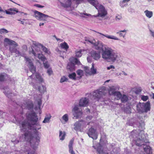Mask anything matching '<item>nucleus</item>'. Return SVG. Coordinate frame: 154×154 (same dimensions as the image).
I'll return each instance as SVG.
<instances>
[{
    "label": "nucleus",
    "instance_id": "7ed1b4c3",
    "mask_svg": "<svg viewBox=\"0 0 154 154\" xmlns=\"http://www.w3.org/2000/svg\"><path fill=\"white\" fill-rule=\"evenodd\" d=\"M130 137L132 139L133 143L138 146H141L146 143V137L143 130L140 131L139 129L133 130L131 132Z\"/></svg>",
    "mask_w": 154,
    "mask_h": 154
},
{
    "label": "nucleus",
    "instance_id": "864d4df0",
    "mask_svg": "<svg viewBox=\"0 0 154 154\" xmlns=\"http://www.w3.org/2000/svg\"><path fill=\"white\" fill-rule=\"evenodd\" d=\"M47 72L49 75H50L52 73V71L51 70V68L48 69L47 70Z\"/></svg>",
    "mask_w": 154,
    "mask_h": 154
},
{
    "label": "nucleus",
    "instance_id": "20e7f679",
    "mask_svg": "<svg viewBox=\"0 0 154 154\" xmlns=\"http://www.w3.org/2000/svg\"><path fill=\"white\" fill-rule=\"evenodd\" d=\"M89 100L87 98L81 99L80 100L79 105H75L72 109L73 114L74 117L77 119L81 117L82 112L80 106H86L88 105Z\"/></svg>",
    "mask_w": 154,
    "mask_h": 154
},
{
    "label": "nucleus",
    "instance_id": "79ce46f5",
    "mask_svg": "<svg viewBox=\"0 0 154 154\" xmlns=\"http://www.w3.org/2000/svg\"><path fill=\"white\" fill-rule=\"evenodd\" d=\"M144 123L143 121H141L140 122H139V125H138V127L140 128V127L143 129L144 127Z\"/></svg>",
    "mask_w": 154,
    "mask_h": 154
},
{
    "label": "nucleus",
    "instance_id": "8fccbe9b",
    "mask_svg": "<svg viewBox=\"0 0 154 154\" xmlns=\"http://www.w3.org/2000/svg\"><path fill=\"white\" fill-rule=\"evenodd\" d=\"M122 17L121 15H118L116 17V20H119L121 19Z\"/></svg>",
    "mask_w": 154,
    "mask_h": 154
},
{
    "label": "nucleus",
    "instance_id": "e433bc0d",
    "mask_svg": "<svg viewBox=\"0 0 154 154\" xmlns=\"http://www.w3.org/2000/svg\"><path fill=\"white\" fill-rule=\"evenodd\" d=\"M76 75V74L75 72H74L72 74H69V77L70 79L74 80H75L76 79V78L75 77Z\"/></svg>",
    "mask_w": 154,
    "mask_h": 154
},
{
    "label": "nucleus",
    "instance_id": "69168bd1",
    "mask_svg": "<svg viewBox=\"0 0 154 154\" xmlns=\"http://www.w3.org/2000/svg\"><path fill=\"white\" fill-rule=\"evenodd\" d=\"M122 72L123 73L122 74H123L125 75H127V74L124 71H122Z\"/></svg>",
    "mask_w": 154,
    "mask_h": 154
},
{
    "label": "nucleus",
    "instance_id": "6ab92c4d",
    "mask_svg": "<svg viewBox=\"0 0 154 154\" xmlns=\"http://www.w3.org/2000/svg\"><path fill=\"white\" fill-rule=\"evenodd\" d=\"M91 57L95 60H98L100 57V55L99 52L95 51H91Z\"/></svg>",
    "mask_w": 154,
    "mask_h": 154
},
{
    "label": "nucleus",
    "instance_id": "f03ea898",
    "mask_svg": "<svg viewBox=\"0 0 154 154\" xmlns=\"http://www.w3.org/2000/svg\"><path fill=\"white\" fill-rule=\"evenodd\" d=\"M102 49V57L108 62H114L119 60V56L111 48L104 45Z\"/></svg>",
    "mask_w": 154,
    "mask_h": 154
},
{
    "label": "nucleus",
    "instance_id": "5fc2aeb1",
    "mask_svg": "<svg viewBox=\"0 0 154 154\" xmlns=\"http://www.w3.org/2000/svg\"><path fill=\"white\" fill-rule=\"evenodd\" d=\"M34 6L38 7V8H43L44 7V6L41 5H40L39 4H35L34 5Z\"/></svg>",
    "mask_w": 154,
    "mask_h": 154
},
{
    "label": "nucleus",
    "instance_id": "c03bdc74",
    "mask_svg": "<svg viewBox=\"0 0 154 154\" xmlns=\"http://www.w3.org/2000/svg\"><path fill=\"white\" fill-rule=\"evenodd\" d=\"M8 31L5 29L3 28L0 29V33L2 34L3 33H8Z\"/></svg>",
    "mask_w": 154,
    "mask_h": 154
},
{
    "label": "nucleus",
    "instance_id": "a19ab883",
    "mask_svg": "<svg viewBox=\"0 0 154 154\" xmlns=\"http://www.w3.org/2000/svg\"><path fill=\"white\" fill-rule=\"evenodd\" d=\"M120 5L122 8H123L124 7L127 6L128 5V4L125 2L122 1L120 2Z\"/></svg>",
    "mask_w": 154,
    "mask_h": 154
},
{
    "label": "nucleus",
    "instance_id": "39448f33",
    "mask_svg": "<svg viewBox=\"0 0 154 154\" xmlns=\"http://www.w3.org/2000/svg\"><path fill=\"white\" fill-rule=\"evenodd\" d=\"M24 58L26 63L28 64V66L31 72L32 73V75L29 76L30 78L31 79L35 78V80L37 81H38L39 82H43V79L39 75V74L37 73L35 74V70L32 63L33 60L26 57H25Z\"/></svg>",
    "mask_w": 154,
    "mask_h": 154
},
{
    "label": "nucleus",
    "instance_id": "7c9ffc66",
    "mask_svg": "<svg viewBox=\"0 0 154 154\" xmlns=\"http://www.w3.org/2000/svg\"><path fill=\"white\" fill-rule=\"evenodd\" d=\"M65 135L66 133L64 131L62 132L61 131H60L59 136L60 140H63L65 139Z\"/></svg>",
    "mask_w": 154,
    "mask_h": 154
},
{
    "label": "nucleus",
    "instance_id": "2f4dec72",
    "mask_svg": "<svg viewBox=\"0 0 154 154\" xmlns=\"http://www.w3.org/2000/svg\"><path fill=\"white\" fill-rule=\"evenodd\" d=\"M121 101L122 103H125L127 102L128 100V98L127 96L125 94H123L122 96L120 98Z\"/></svg>",
    "mask_w": 154,
    "mask_h": 154
},
{
    "label": "nucleus",
    "instance_id": "5701e85b",
    "mask_svg": "<svg viewBox=\"0 0 154 154\" xmlns=\"http://www.w3.org/2000/svg\"><path fill=\"white\" fill-rule=\"evenodd\" d=\"M24 151L26 154H35V150L28 146H26Z\"/></svg>",
    "mask_w": 154,
    "mask_h": 154
},
{
    "label": "nucleus",
    "instance_id": "6e6d98bb",
    "mask_svg": "<svg viewBox=\"0 0 154 154\" xmlns=\"http://www.w3.org/2000/svg\"><path fill=\"white\" fill-rule=\"evenodd\" d=\"M107 68L108 70H110V69L112 68L114 69L115 67L111 65L107 67Z\"/></svg>",
    "mask_w": 154,
    "mask_h": 154
},
{
    "label": "nucleus",
    "instance_id": "4c0bfd02",
    "mask_svg": "<svg viewBox=\"0 0 154 154\" xmlns=\"http://www.w3.org/2000/svg\"><path fill=\"white\" fill-rule=\"evenodd\" d=\"M76 73L79 76L80 78H81L83 74V72L82 70L79 69L77 71Z\"/></svg>",
    "mask_w": 154,
    "mask_h": 154
},
{
    "label": "nucleus",
    "instance_id": "338daca9",
    "mask_svg": "<svg viewBox=\"0 0 154 154\" xmlns=\"http://www.w3.org/2000/svg\"><path fill=\"white\" fill-rule=\"evenodd\" d=\"M44 23H39V25L40 26H41L42 25V26L44 25Z\"/></svg>",
    "mask_w": 154,
    "mask_h": 154
},
{
    "label": "nucleus",
    "instance_id": "f704fd0d",
    "mask_svg": "<svg viewBox=\"0 0 154 154\" xmlns=\"http://www.w3.org/2000/svg\"><path fill=\"white\" fill-rule=\"evenodd\" d=\"M126 30L125 29H124L123 30H121L120 31L117 32V33L119 34L120 36V37H123V38H124L125 37V35H126L125 33H122V32H126Z\"/></svg>",
    "mask_w": 154,
    "mask_h": 154
},
{
    "label": "nucleus",
    "instance_id": "ea45409f",
    "mask_svg": "<svg viewBox=\"0 0 154 154\" xmlns=\"http://www.w3.org/2000/svg\"><path fill=\"white\" fill-rule=\"evenodd\" d=\"M62 119L66 122L68 120V116L67 114H65L62 117Z\"/></svg>",
    "mask_w": 154,
    "mask_h": 154
},
{
    "label": "nucleus",
    "instance_id": "680f3d73",
    "mask_svg": "<svg viewBox=\"0 0 154 154\" xmlns=\"http://www.w3.org/2000/svg\"><path fill=\"white\" fill-rule=\"evenodd\" d=\"M130 0H123V1L126 3H127L128 2L130 1Z\"/></svg>",
    "mask_w": 154,
    "mask_h": 154
},
{
    "label": "nucleus",
    "instance_id": "a211bd4d",
    "mask_svg": "<svg viewBox=\"0 0 154 154\" xmlns=\"http://www.w3.org/2000/svg\"><path fill=\"white\" fill-rule=\"evenodd\" d=\"M89 68L88 67H85V69L86 72L90 75H95L97 73V69L94 68V64H92V67L91 68L90 71L89 70Z\"/></svg>",
    "mask_w": 154,
    "mask_h": 154
},
{
    "label": "nucleus",
    "instance_id": "c9c22d12",
    "mask_svg": "<svg viewBox=\"0 0 154 154\" xmlns=\"http://www.w3.org/2000/svg\"><path fill=\"white\" fill-rule=\"evenodd\" d=\"M51 117V116L50 115L46 116L44 121H43V123H47L48 122Z\"/></svg>",
    "mask_w": 154,
    "mask_h": 154
},
{
    "label": "nucleus",
    "instance_id": "3c124183",
    "mask_svg": "<svg viewBox=\"0 0 154 154\" xmlns=\"http://www.w3.org/2000/svg\"><path fill=\"white\" fill-rule=\"evenodd\" d=\"M141 99L143 101H146L148 99V97L147 96H143L141 97Z\"/></svg>",
    "mask_w": 154,
    "mask_h": 154
},
{
    "label": "nucleus",
    "instance_id": "0e129e2a",
    "mask_svg": "<svg viewBox=\"0 0 154 154\" xmlns=\"http://www.w3.org/2000/svg\"><path fill=\"white\" fill-rule=\"evenodd\" d=\"M85 41L88 42H90V41H91V40H89V39H88L87 38H85Z\"/></svg>",
    "mask_w": 154,
    "mask_h": 154
},
{
    "label": "nucleus",
    "instance_id": "393cba45",
    "mask_svg": "<svg viewBox=\"0 0 154 154\" xmlns=\"http://www.w3.org/2000/svg\"><path fill=\"white\" fill-rule=\"evenodd\" d=\"M143 148L144 151H145L146 153L147 154H152V150L150 147L149 146H147L144 144V145H143Z\"/></svg>",
    "mask_w": 154,
    "mask_h": 154
},
{
    "label": "nucleus",
    "instance_id": "9b49d317",
    "mask_svg": "<svg viewBox=\"0 0 154 154\" xmlns=\"http://www.w3.org/2000/svg\"><path fill=\"white\" fill-rule=\"evenodd\" d=\"M74 129L76 131H82V129L86 126V122L85 121L81 120L75 122L73 125Z\"/></svg>",
    "mask_w": 154,
    "mask_h": 154
},
{
    "label": "nucleus",
    "instance_id": "4d7b16f0",
    "mask_svg": "<svg viewBox=\"0 0 154 154\" xmlns=\"http://www.w3.org/2000/svg\"><path fill=\"white\" fill-rule=\"evenodd\" d=\"M149 31L150 33V34L154 38V31L152 30H151L150 29Z\"/></svg>",
    "mask_w": 154,
    "mask_h": 154
},
{
    "label": "nucleus",
    "instance_id": "603ef678",
    "mask_svg": "<svg viewBox=\"0 0 154 154\" xmlns=\"http://www.w3.org/2000/svg\"><path fill=\"white\" fill-rule=\"evenodd\" d=\"M16 48L10 47L9 48L10 51L11 53H13L14 52V49H16Z\"/></svg>",
    "mask_w": 154,
    "mask_h": 154
},
{
    "label": "nucleus",
    "instance_id": "37998d69",
    "mask_svg": "<svg viewBox=\"0 0 154 154\" xmlns=\"http://www.w3.org/2000/svg\"><path fill=\"white\" fill-rule=\"evenodd\" d=\"M6 75V74H0V82L3 81L4 80Z\"/></svg>",
    "mask_w": 154,
    "mask_h": 154
},
{
    "label": "nucleus",
    "instance_id": "c85d7f7f",
    "mask_svg": "<svg viewBox=\"0 0 154 154\" xmlns=\"http://www.w3.org/2000/svg\"><path fill=\"white\" fill-rule=\"evenodd\" d=\"M137 110L138 111L143 112V103H139L137 105Z\"/></svg>",
    "mask_w": 154,
    "mask_h": 154
},
{
    "label": "nucleus",
    "instance_id": "13d9d810",
    "mask_svg": "<svg viewBox=\"0 0 154 154\" xmlns=\"http://www.w3.org/2000/svg\"><path fill=\"white\" fill-rule=\"evenodd\" d=\"M92 118V116H89L87 117L86 118V119L87 120L89 121L91 120Z\"/></svg>",
    "mask_w": 154,
    "mask_h": 154
},
{
    "label": "nucleus",
    "instance_id": "bf43d9fd",
    "mask_svg": "<svg viewBox=\"0 0 154 154\" xmlns=\"http://www.w3.org/2000/svg\"><path fill=\"white\" fill-rule=\"evenodd\" d=\"M78 4H79L82 2L84 0H75Z\"/></svg>",
    "mask_w": 154,
    "mask_h": 154
},
{
    "label": "nucleus",
    "instance_id": "a878e982",
    "mask_svg": "<svg viewBox=\"0 0 154 154\" xmlns=\"http://www.w3.org/2000/svg\"><path fill=\"white\" fill-rule=\"evenodd\" d=\"M88 1L91 5L94 6L96 8L97 7H98L100 5L98 3L97 0H87Z\"/></svg>",
    "mask_w": 154,
    "mask_h": 154
},
{
    "label": "nucleus",
    "instance_id": "412c9836",
    "mask_svg": "<svg viewBox=\"0 0 154 154\" xmlns=\"http://www.w3.org/2000/svg\"><path fill=\"white\" fill-rule=\"evenodd\" d=\"M8 11L6 10L5 11L7 14H14L16 13H17L19 12L18 11L16 8H10L8 10Z\"/></svg>",
    "mask_w": 154,
    "mask_h": 154
},
{
    "label": "nucleus",
    "instance_id": "ddd939ff",
    "mask_svg": "<svg viewBox=\"0 0 154 154\" xmlns=\"http://www.w3.org/2000/svg\"><path fill=\"white\" fill-rule=\"evenodd\" d=\"M90 43L94 45L95 48L97 50H101L103 47L102 43L97 39H93L90 41Z\"/></svg>",
    "mask_w": 154,
    "mask_h": 154
},
{
    "label": "nucleus",
    "instance_id": "72a5a7b5",
    "mask_svg": "<svg viewBox=\"0 0 154 154\" xmlns=\"http://www.w3.org/2000/svg\"><path fill=\"white\" fill-rule=\"evenodd\" d=\"M60 46L62 48L64 49L66 51H67L69 48V46L65 42L61 43L60 44Z\"/></svg>",
    "mask_w": 154,
    "mask_h": 154
},
{
    "label": "nucleus",
    "instance_id": "1a4fd4ad",
    "mask_svg": "<svg viewBox=\"0 0 154 154\" xmlns=\"http://www.w3.org/2000/svg\"><path fill=\"white\" fill-rule=\"evenodd\" d=\"M34 17H35L37 20H39L47 21L48 17L52 18L48 15L45 14L37 11H34Z\"/></svg>",
    "mask_w": 154,
    "mask_h": 154
},
{
    "label": "nucleus",
    "instance_id": "de8ad7c7",
    "mask_svg": "<svg viewBox=\"0 0 154 154\" xmlns=\"http://www.w3.org/2000/svg\"><path fill=\"white\" fill-rule=\"evenodd\" d=\"M56 51L59 52V53L60 54V56L61 57H62L63 59L64 58V57L61 54L65 53L64 52V51H59L58 49H57Z\"/></svg>",
    "mask_w": 154,
    "mask_h": 154
},
{
    "label": "nucleus",
    "instance_id": "f3484780",
    "mask_svg": "<svg viewBox=\"0 0 154 154\" xmlns=\"http://www.w3.org/2000/svg\"><path fill=\"white\" fill-rule=\"evenodd\" d=\"M61 6L64 8L70 7L72 3V0H62L60 2Z\"/></svg>",
    "mask_w": 154,
    "mask_h": 154
},
{
    "label": "nucleus",
    "instance_id": "6e6552de",
    "mask_svg": "<svg viewBox=\"0 0 154 154\" xmlns=\"http://www.w3.org/2000/svg\"><path fill=\"white\" fill-rule=\"evenodd\" d=\"M119 88L118 86H112L109 91V93L110 95L116 96L119 99H120L122 97V94L120 92L117 91L119 89Z\"/></svg>",
    "mask_w": 154,
    "mask_h": 154
},
{
    "label": "nucleus",
    "instance_id": "052dcab7",
    "mask_svg": "<svg viewBox=\"0 0 154 154\" xmlns=\"http://www.w3.org/2000/svg\"><path fill=\"white\" fill-rule=\"evenodd\" d=\"M87 60H88V62H91V60L90 59V57H87Z\"/></svg>",
    "mask_w": 154,
    "mask_h": 154
},
{
    "label": "nucleus",
    "instance_id": "4468645a",
    "mask_svg": "<svg viewBox=\"0 0 154 154\" xmlns=\"http://www.w3.org/2000/svg\"><path fill=\"white\" fill-rule=\"evenodd\" d=\"M36 51H34V50L32 48V51H29L30 54H32L34 56L35 58L37 57L39 59H40L43 62H45V61L46 60V58L44 55L42 54H40Z\"/></svg>",
    "mask_w": 154,
    "mask_h": 154
},
{
    "label": "nucleus",
    "instance_id": "cd10ccee",
    "mask_svg": "<svg viewBox=\"0 0 154 154\" xmlns=\"http://www.w3.org/2000/svg\"><path fill=\"white\" fill-rule=\"evenodd\" d=\"M33 106V103L31 102H29L28 103H26V104H25L24 106L23 105H22V107L23 108V106H25V107L29 109H30L32 108Z\"/></svg>",
    "mask_w": 154,
    "mask_h": 154
},
{
    "label": "nucleus",
    "instance_id": "b1692460",
    "mask_svg": "<svg viewBox=\"0 0 154 154\" xmlns=\"http://www.w3.org/2000/svg\"><path fill=\"white\" fill-rule=\"evenodd\" d=\"M4 41L7 42L8 45H14L15 47L18 46L17 44L15 41L7 38H5V39Z\"/></svg>",
    "mask_w": 154,
    "mask_h": 154
},
{
    "label": "nucleus",
    "instance_id": "4be33fe9",
    "mask_svg": "<svg viewBox=\"0 0 154 154\" xmlns=\"http://www.w3.org/2000/svg\"><path fill=\"white\" fill-rule=\"evenodd\" d=\"M73 142L74 139H72L69 141V152L70 154H75L73 150V147H72Z\"/></svg>",
    "mask_w": 154,
    "mask_h": 154
},
{
    "label": "nucleus",
    "instance_id": "473e14b6",
    "mask_svg": "<svg viewBox=\"0 0 154 154\" xmlns=\"http://www.w3.org/2000/svg\"><path fill=\"white\" fill-rule=\"evenodd\" d=\"M38 89L39 91L41 94H43L45 91L46 88L45 86L42 85L41 86H39Z\"/></svg>",
    "mask_w": 154,
    "mask_h": 154
},
{
    "label": "nucleus",
    "instance_id": "9d476101",
    "mask_svg": "<svg viewBox=\"0 0 154 154\" xmlns=\"http://www.w3.org/2000/svg\"><path fill=\"white\" fill-rule=\"evenodd\" d=\"M96 9L98 10V14L94 15L93 16V17H100L103 18L107 15V11L103 5H100L99 6L97 7V8Z\"/></svg>",
    "mask_w": 154,
    "mask_h": 154
},
{
    "label": "nucleus",
    "instance_id": "2eb2a0df",
    "mask_svg": "<svg viewBox=\"0 0 154 154\" xmlns=\"http://www.w3.org/2000/svg\"><path fill=\"white\" fill-rule=\"evenodd\" d=\"M88 136L93 139L96 140L97 138V134L95 129L92 128L89 129L87 133Z\"/></svg>",
    "mask_w": 154,
    "mask_h": 154
},
{
    "label": "nucleus",
    "instance_id": "bb28decb",
    "mask_svg": "<svg viewBox=\"0 0 154 154\" xmlns=\"http://www.w3.org/2000/svg\"><path fill=\"white\" fill-rule=\"evenodd\" d=\"M143 111L146 112L149 110L150 108V105L149 103L147 102L146 103H143Z\"/></svg>",
    "mask_w": 154,
    "mask_h": 154
},
{
    "label": "nucleus",
    "instance_id": "e2e57ef3",
    "mask_svg": "<svg viewBox=\"0 0 154 154\" xmlns=\"http://www.w3.org/2000/svg\"><path fill=\"white\" fill-rule=\"evenodd\" d=\"M19 142V140H15L14 142V143H17Z\"/></svg>",
    "mask_w": 154,
    "mask_h": 154
},
{
    "label": "nucleus",
    "instance_id": "58836bf2",
    "mask_svg": "<svg viewBox=\"0 0 154 154\" xmlns=\"http://www.w3.org/2000/svg\"><path fill=\"white\" fill-rule=\"evenodd\" d=\"M82 50L79 51H75L76 56L78 57H80L82 56Z\"/></svg>",
    "mask_w": 154,
    "mask_h": 154
},
{
    "label": "nucleus",
    "instance_id": "09e8293b",
    "mask_svg": "<svg viewBox=\"0 0 154 154\" xmlns=\"http://www.w3.org/2000/svg\"><path fill=\"white\" fill-rule=\"evenodd\" d=\"M14 53H15L16 54H17V56H19L21 55L19 51L16 48V49H14Z\"/></svg>",
    "mask_w": 154,
    "mask_h": 154
},
{
    "label": "nucleus",
    "instance_id": "49530a36",
    "mask_svg": "<svg viewBox=\"0 0 154 154\" xmlns=\"http://www.w3.org/2000/svg\"><path fill=\"white\" fill-rule=\"evenodd\" d=\"M43 63L45 68H48L49 67V65L48 62H43Z\"/></svg>",
    "mask_w": 154,
    "mask_h": 154
},
{
    "label": "nucleus",
    "instance_id": "423d86ee",
    "mask_svg": "<svg viewBox=\"0 0 154 154\" xmlns=\"http://www.w3.org/2000/svg\"><path fill=\"white\" fill-rule=\"evenodd\" d=\"M32 44L35 46L33 48L37 52H39L40 51V49L42 48V50L46 53L50 54V52L49 50L43 46V45L37 42L32 41Z\"/></svg>",
    "mask_w": 154,
    "mask_h": 154
},
{
    "label": "nucleus",
    "instance_id": "f257e3e1",
    "mask_svg": "<svg viewBox=\"0 0 154 154\" xmlns=\"http://www.w3.org/2000/svg\"><path fill=\"white\" fill-rule=\"evenodd\" d=\"M26 116L28 119L31 122L32 124L25 121L20 127V129L23 131H26L24 135H23V137L28 141L31 146L34 149L35 146L38 145L37 141H39V139L37 138L38 132L37 130L40 129L41 127L39 124L37 122L38 119L35 112L27 114Z\"/></svg>",
    "mask_w": 154,
    "mask_h": 154
},
{
    "label": "nucleus",
    "instance_id": "774afa93",
    "mask_svg": "<svg viewBox=\"0 0 154 154\" xmlns=\"http://www.w3.org/2000/svg\"><path fill=\"white\" fill-rule=\"evenodd\" d=\"M84 14L85 15H86L87 16H91V15L90 14H87V13H85V14Z\"/></svg>",
    "mask_w": 154,
    "mask_h": 154
},
{
    "label": "nucleus",
    "instance_id": "0eeeda50",
    "mask_svg": "<svg viewBox=\"0 0 154 154\" xmlns=\"http://www.w3.org/2000/svg\"><path fill=\"white\" fill-rule=\"evenodd\" d=\"M106 93L104 88H102L94 91L93 95L94 99L95 101H98L103 95H105Z\"/></svg>",
    "mask_w": 154,
    "mask_h": 154
},
{
    "label": "nucleus",
    "instance_id": "f8f14e48",
    "mask_svg": "<svg viewBox=\"0 0 154 154\" xmlns=\"http://www.w3.org/2000/svg\"><path fill=\"white\" fill-rule=\"evenodd\" d=\"M71 62L69 63L67 66V69H69L70 71H72L74 70V64H79L80 63V61L75 58H71Z\"/></svg>",
    "mask_w": 154,
    "mask_h": 154
},
{
    "label": "nucleus",
    "instance_id": "a18cd8bd",
    "mask_svg": "<svg viewBox=\"0 0 154 154\" xmlns=\"http://www.w3.org/2000/svg\"><path fill=\"white\" fill-rule=\"evenodd\" d=\"M67 80L68 79L67 78L64 76H63L60 79V82L62 83L64 82L67 81Z\"/></svg>",
    "mask_w": 154,
    "mask_h": 154
},
{
    "label": "nucleus",
    "instance_id": "c756f323",
    "mask_svg": "<svg viewBox=\"0 0 154 154\" xmlns=\"http://www.w3.org/2000/svg\"><path fill=\"white\" fill-rule=\"evenodd\" d=\"M146 16L148 18H151L153 16V12L152 11H148L147 10L144 11Z\"/></svg>",
    "mask_w": 154,
    "mask_h": 154
},
{
    "label": "nucleus",
    "instance_id": "dca6fc26",
    "mask_svg": "<svg viewBox=\"0 0 154 154\" xmlns=\"http://www.w3.org/2000/svg\"><path fill=\"white\" fill-rule=\"evenodd\" d=\"M42 95H39L38 98H37L36 100V101L37 102V105L34 108L35 109L36 111L38 110L39 111V113L40 114L41 113V106L42 104Z\"/></svg>",
    "mask_w": 154,
    "mask_h": 154
},
{
    "label": "nucleus",
    "instance_id": "aec40b11",
    "mask_svg": "<svg viewBox=\"0 0 154 154\" xmlns=\"http://www.w3.org/2000/svg\"><path fill=\"white\" fill-rule=\"evenodd\" d=\"M97 33L101 35V37L103 38L104 36H105L108 39H113L117 40H119L118 38L114 35H110L107 34L104 35L103 33L99 32H97Z\"/></svg>",
    "mask_w": 154,
    "mask_h": 154
}]
</instances>
